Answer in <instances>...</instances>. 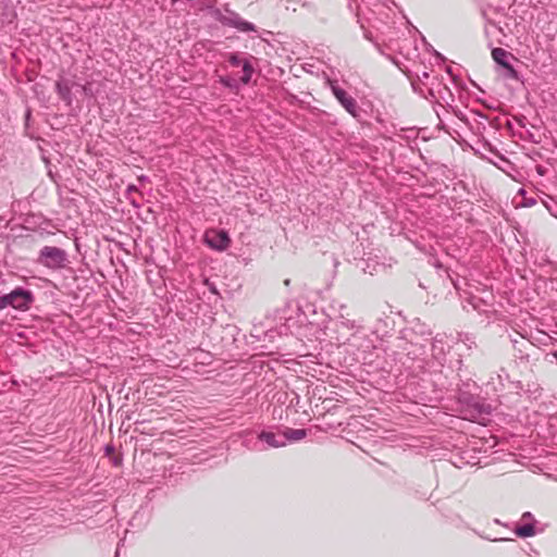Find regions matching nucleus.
I'll return each mask as SVG.
<instances>
[{
  "mask_svg": "<svg viewBox=\"0 0 557 557\" xmlns=\"http://www.w3.org/2000/svg\"><path fill=\"white\" fill-rule=\"evenodd\" d=\"M55 91L65 104H72L74 101L77 103L84 101L87 87L76 76L61 75L55 82Z\"/></svg>",
  "mask_w": 557,
  "mask_h": 557,
  "instance_id": "f257e3e1",
  "label": "nucleus"
},
{
  "mask_svg": "<svg viewBox=\"0 0 557 557\" xmlns=\"http://www.w3.org/2000/svg\"><path fill=\"white\" fill-rule=\"evenodd\" d=\"M224 11L226 14H223L220 9L214 8L211 14L223 26L235 28L240 33L257 32V26L253 23L244 20L237 12L231 10L228 4L224 7Z\"/></svg>",
  "mask_w": 557,
  "mask_h": 557,
  "instance_id": "f03ea898",
  "label": "nucleus"
},
{
  "mask_svg": "<svg viewBox=\"0 0 557 557\" xmlns=\"http://www.w3.org/2000/svg\"><path fill=\"white\" fill-rule=\"evenodd\" d=\"M33 297L30 292L22 288H16L10 294L0 297V309L7 307H13L20 310H26L32 301Z\"/></svg>",
  "mask_w": 557,
  "mask_h": 557,
  "instance_id": "7ed1b4c3",
  "label": "nucleus"
},
{
  "mask_svg": "<svg viewBox=\"0 0 557 557\" xmlns=\"http://www.w3.org/2000/svg\"><path fill=\"white\" fill-rule=\"evenodd\" d=\"M40 262L48 268L59 269L64 267L66 261V253L64 250L58 247L45 246L40 250Z\"/></svg>",
  "mask_w": 557,
  "mask_h": 557,
  "instance_id": "20e7f679",
  "label": "nucleus"
},
{
  "mask_svg": "<svg viewBox=\"0 0 557 557\" xmlns=\"http://www.w3.org/2000/svg\"><path fill=\"white\" fill-rule=\"evenodd\" d=\"M205 243L209 247L222 251L228 247L231 239L223 230H209L205 234Z\"/></svg>",
  "mask_w": 557,
  "mask_h": 557,
  "instance_id": "39448f33",
  "label": "nucleus"
},
{
  "mask_svg": "<svg viewBox=\"0 0 557 557\" xmlns=\"http://www.w3.org/2000/svg\"><path fill=\"white\" fill-rule=\"evenodd\" d=\"M326 84L339 104H357L355 99L345 89V82L339 83L338 81L327 79Z\"/></svg>",
  "mask_w": 557,
  "mask_h": 557,
  "instance_id": "423d86ee",
  "label": "nucleus"
},
{
  "mask_svg": "<svg viewBox=\"0 0 557 557\" xmlns=\"http://www.w3.org/2000/svg\"><path fill=\"white\" fill-rule=\"evenodd\" d=\"M414 76L416 77L411 76L410 74L408 75L413 90L416 92H420L424 98H426L420 85L426 86V81L430 78V73L426 71V67H424L421 71L417 70L414 72Z\"/></svg>",
  "mask_w": 557,
  "mask_h": 557,
  "instance_id": "0eeeda50",
  "label": "nucleus"
},
{
  "mask_svg": "<svg viewBox=\"0 0 557 557\" xmlns=\"http://www.w3.org/2000/svg\"><path fill=\"white\" fill-rule=\"evenodd\" d=\"M522 520L525 521L524 524L516 528L515 533L520 537H530L533 536L535 532V528L533 524V517L530 512H524L522 515Z\"/></svg>",
  "mask_w": 557,
  "mask_h": 557,
  "instance_id": "6e6552de",
  "label": "nucleus"
},
{
  "mask_svg": "<svg viewBox=\"0 0 557 557\" xmlns=\"http://www.w3.org/2000/svg\"><path fill=\"white\" fill-rule=\"evenodd\" d=\"M259 438L265 442L271 447H283L285 446V440L282 435H277L272 432H261Z\"/></svg>",
  "mask_w": 557,
  "mask_h": 557,
  "instance_id": "1a4fd4ad",
  "label": "nucleus"
},
{
  "mask_svg": "<svg viewBox=\"0 0 557 557\" xmlns=\"http://www.w3.org/2000/svg\"><path fill=\"white\" fill-rule=\"evenodd\" d=\"M307 435L306 430L304 429H287L283 434V440H285V444L287 442H298L305 438Z\"/></svg>",
  "mask_w": 557,
  "mask_h": 557,
  "instance_id": "9d476101",
  "label": "nucleus"
},
{
  "mask_svg": "<svg viewBox=\"0 0 557 557\" xmlns=\"http://www.w3.org/2000/svg\"><path fill=\"white\" fill-rule=\"evenodd\" d=\"M508 55H509V52H507L503 48H493L492 49L493 60L495 61L496 64H498L503 67L509 66Z\"/></svg>",
  "mask_w": 557,
  "mask_h": 557,
  "instance_id": "9b49d317",
  "label": "nucleus"
},
{
  "mask_svg": "<svg viewBox=\"0 0 557 557\" xmlns=\"http://www.w3.org/2000/svg\"><path fill=\"white\" fill-rule=\"evenodd\" d=\"M242 72L243 75L240 76L239 81L242 84L247 85L251 81L252 74L255 72V67L249 59L244 60Z\"/></svg>",
  "mask_w": 557,
  "mask_h": 557,
  "instance_id": "f8f14e48",
  "label": "nucleus"
},
{
  "mask_svg": "<svg viewBox=\"0 0 557 557\" xmlns=\"http://www.w3.org/2000/svg\"><path fill=\"white\" fill-rule=\"evenodd\" d=\"M219 82L226 88L237 89L240 81L230 75L220 76Z\"/></svg>",
  "mask_w": 557,
  "mask_h": 557,
  "instance_id": "ddd939ff",
  "label": "nucleus"
},
{
  "mask_svg": "<svg viewBox=\"0 0 557 557\" xmlns=\"http://www.w3.org/2000/svg\"><path fill=\"white\" fill-rule=\"evenodd\" d=\"M244 60L245 59L242 58V54L239 52H232L227 55V62L234 67L242 66Z\"/></svg>",
  "mask_w": 557,
  "mask_h": 557,
  "instance_id": "4468645a",
  "label": "nucleus"
},
{
  "mask_svg": "<svg viewBox=\"0 0 557 557\" xmlns=\"http://www.w3.org/2000/svg\"><path fill=\"white\" fill-rule=\"evenodd\" d=\"M341 324L348 330H355L357 327L356 321L346 319L344 317H342Z\"/></svg>",
  "mask_w": 557,
  "mask_h": 557,
  "instance_id": "2eb2a0df",
  "label": "nucleus"
},
{
  "mask_svg": "<svg viewBox=\"0 0 557 557\" xmlns=\"http://www.w3.org/2000/svg\"><path fill=\"white\" fill-rule=\"evenodd\" d=\"M507 70V74L509 77L519 81V72L509 63L508 67H505Z\"/></svg>",
  "mask_w": 557,
  "mask_h": 557,
  "instance_id": "dca6fc26",
  "label": "nucleus"
},
{
  "mask_svg": "<svg viewBox=\"0 0 557 557\" xmlns=\"http://www.w3.org/2000/svg\"><path fill=\"white\" fill-rule=\"evenodd\" d=\"M346 111L349 112L352 116H358V111L361 109V107H345Z\"/></svg>",
  "mask_w": 557,
  "mask_h": 557,
  "instance_id": "f3484780",
  "label": "nucleus"
},
{
  "mask_svg": "<svg viewBox=\"0 0 557 557\" xmlns=\"http://www.w3.org/2000/svg\"><path fill=\"white\" fill-rule=\"evenodd\" d=\"M430 49L432 50V52L434 53V55L436 57V59L443 61L444 60V57L438 53L436 50L433 49V47L430 46Z\"/></svg>",
  "mask_w": 557,
  "mask_h": 557,
  "instance_id": "a211bd4d",
  "label": "nucleus"
},
{
  "mask_svg": "<svg viewBox=\"0 0 557 557\" xmlns=\"http://www.w3.org/2000/svg\"><path fill=\"white\" fill-rule=\"evenodd\" d=\"M136 190H137V188L133 185L127 187V193H132V191H136Z\"/></svg>",
  "mask_w": 557,
  "mask_h": 557,
  "instance_id": "6ab92c4d",
  "label": "nucleus"
},
{
  "mask_svg": "<svg viewBox=\"0 0 557 557\" xmlns=\"http://www.w3.org/2000/svg\"><path fill=\"white\" fill-rule=\"evenodd\" d=\"M364 37H366L367 39H369V40H372V38H371V34H370V32H368V30H364Z\"/></svg>",
  "mask_w": 557,
  "mask_h": 557,
  "instance_id": "aec40b11",
  "label": "nucleus"
},
{
  "mask_svg": "<svg viewBox=\"0 0 557 557\" xmlns=\"http://www.w3.org/2000/svg\"><path fill=\"white\" fill-rule=\"evenodd\" d=\"M535 203V200L531 199L525 202L527 206H532Z\"/></svg>",
  "mask_w": 557,
  "mask_h": 557,
  "instance_id": "412c9836",
  "label": "nucleus"
},
{
  "mask_svg": "<svg viewBox=\"0 0 557 557\" xmlns=\"http://www.w3.org/2000/svg\"><path fill=\"white\" fill-rule=\"evenodd\" d=\"M428 91H429V94H430L432 97H435V96H434V94H433V91H432L430 88H428Z\"/></svg>",
  "mask_w": 557,
  "mask_h": 557,
  "instance_id": "4be33fe9",
  "label": "nucleus"
},
{
  "mask_svg": "<svg viewBox=\"0 0 557 557\" xmlns=\"http://www.w3.org/2000/svg\"><path fill=\"white\" fill-rule=\"evenodd\" d=\"M30 115V110H27L26 111V117H28Z\"/></svg>",
  "mask_w": 557,
  "mask_h": 557,
  "instance_id": "5701e85b",
  "label": "nucleus"
},
{
  "mask_svg": "<svg viewBox=\"0 0 557 557\" xmlns=\"http://www.w3.org/2000/svg\"><path fill=\"white\" fill-rule=\"evenodd\" d=\"M434 104H441V102L435 99Z\"/></svg>",
  "mask_w": 557,
  "mask_h": 557,
  "instance_id": "b1692460",
  "label": "nucleus"
},
{
  "mask_svg": "<svg viewBox=\"0 0 557 557\" xmlns=\"http://www.w3.org/2000/svg\"><path fill=\"white\" fill-rule=\"evenodd\" d=\"M180 0H171V2L174 4L176 2H178Z\"/></svg>",
  "mask_w": 557,
  "mask_h": 557,
  "instance_id": "393cba45",
  "label": "nucleus"
}]
</instances>
